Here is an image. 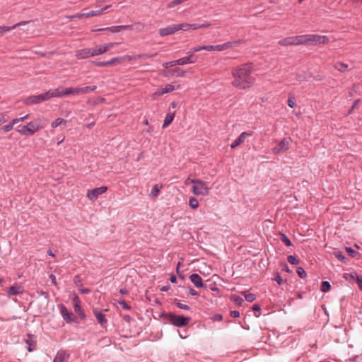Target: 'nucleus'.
Returning a JSON list of instances; mask_svg holds the SVG:
<instances>
[{"label":"nucleus","instance_id":"1","mask_svg":"<svg viewBox=\"0 0 362 362\" xmlns=\"http://www.w3.org/2000/svg\"><path fill=\"white\" fill-rule=\"evenodd\" d=\"M234 78L232 84L240 89H246L251 87L255 82V77L252 75V68L245 64L237 67L232 72Z\"/></svg>","mask_w":362,"mask_h":362},{"label":"nucleus","instance_id":"2","mask_svg":"<svg viewBox=\"0 0 362 362\" xmlns=\"http://www.w3.org/2000/svg\"><path fill=\"white\" fill-rule=\"evenodd\" d=\"M44 128V125L42 123L40 119H36L33 121L28 122L25 125L18 126L16 128V131L24 136H31L35 133L40 131L41 129Z\"/></svg>","mask_w":362,"mask_h":362},{"label":"nucleus","instance_id":"3","mask_svg":"<svg viewBox=\"0 0 362 362\" xmlns=\"http://www.w3.org/2000/svg\"><path fill=\"white\" fill-rule=\"evenodd\" d=\"M303 42L305 45H325L329 42V39L325 35L308 34L303 35Z\"/></svg>","mask_w":362,"mask_h":362},{"label":"nucleus","instance_id":"4","mask_svg":"<svg viewBox=\"0 0 362 362\" xmlns=\"http://www.w3.org/2000/svg\"><path fill=\"white\" fill-rule=\"evenodd\" d=\"M192 192L195 195L206 196L209 194V188L207 184L200 180H193Z\"/></svg>","mask_w":362,"mask_h":362},{"label":"nucleus","instance_id":"5","mask_svg":"<svg viewBox=\"0 0 362 362\" xmlns=\"http://www.w3.org/2000/svg\"><path fill=\"white\" fill-rule=\"evenodd\" d=\"M291 139L290 138H284L279 141L276 145L272 148V152L275 155H279L286 152L289 149Z\"/></svg>","mask_w":362,"mask_h":362},{"label":"nucleus","instance_id":"6","mask_svg":"<svg viewBox=\"0 0 362 362\" xmlns=\"http://www.w3.org/2000/svg\"><path fill=\"white\" fill-rule=\"evenodd\" d=\"M279 44L281 46L303 45V35L285 37L279 40Z\"/></svg>","mask_w":362,"mask_h":362},{"label":"nucleus","instance_id":"7","mask_svg":"<svg viewBox=\"0 0 362 362\" xmlns=\"http://www.w3.org/2000/svg\"><path fill=\"white\" fill-rule=\"evenodd\" d=\"M170 322L177 327H182L187 325L189 321V317H185L181 315H176L172 313L168 315Z\"/></svg>","mask_w":362,"mask_h":362},{"label":"nucleus","instance_id":"8","mask_svg":"<svg viewBox=\"0 0 362 362\" xmlns=\"http://www.w3.org/2000/svg\"><path fill=\"white\" fill-rule=\"evenodd\" d=\"M117 45H118L117 42H109V43L98 45L93 48H91L92 52H93V57L105 53L107 50L114 47Z\"/></svg>","mask_w":362,"mask_h":362},{"label":"nucleus","instance_id":"9","mask_svg":"<svg viewBox=\"0 0 362 362\" xmlns=\"http://www.w3.org/2000/svg\"><path fill=\"white\" fill-rule=\"evenodd\" d=\"M107 190V187L105 186L95 188L93 189L88 190L86 196L90 200L95 202L99 195L105 193Z\"/></svg>","mask_w":362,"mask_h":362},{"label":"nucleus","instance_id":"10","mask_svg":"<svg viewBox=\"0 0 362 362\" xmlns=\"http://www.w3.org/2000/svg\"><path fill=\"white\" fill-rule=\"evenodd\" d=\"M225 49V45H208V46H197L194 47L192 49V52H197L202 50H207V51H222Z\"/></svg>","mask_w":362,"mask_h":362},{"label":"nucleus","instance_id":"11","mask_svg":"<svg viewBox=\"0 0 362 362\" xmlns=\"http://www.w3.org/2000/svg\"><path fill=\"white\" fill-rule=\"evenodd\" d=\"M177 31H178V30H177V24H173V25H170L165 28L159 29L158 33L161 37H164L166 35H173Z\"/></svg>","mask_w":362,"mask_h":362},{"label":"nucleus","instance_id":"12","mask_svg":"<svg viewBox=\"0 0 362 362\" xmlns=\"http://www.w3.org/2000/svg\"><path fill=\"white\" fill-rule=\"evenodd\" d=\"M93 52H92L91 48H84L77 50L76 52L75 56L78 59H84L90 57H93Z\"/></svg>","mask_w":362,"mask_h":362},{"label":"nucleus","instance_id":"13","mask_svg":"<svg viewBox=\"0 0 362 362\" xmlns=\"http://www.w3.org/2000/svg\"><path fill=\"white\" fill-rule=\"evenodd\" d=\"M252 132H244L231 144L230 147L235 148L243 144L247 137L252 136Z\"/></svg>","mask_w":362,"mask_h":362},{"label":"nucleus","instance_id":"14","mask_svg":"<svg viewBox=\"0 0 362 362\" xmlns=\"http://www.w3.org/2000/svg\"><path fill=\"white\" fill-rule=\"evenodd\" d=\"M131 28V25H117V26H112L105 28H100L93 30L94 32H98V31H103V30H108L112 33H119L124 30L129 29Z\"/></svg>","mask_w":362,"mask_h":362},{"label":"nucleus","instance_id":"15","mask_svg":"<svg viewBox=\"0 0 362 362\" xmlns=\"http://www.w3.org/2000/svg\"><path fill=\"white\" fill-rule=\"evenodd\" d=\"M74 308L76 313H77L81 318L85 317V314L81 307V300L78 296H74L73 298Z\"/></svg>","mask_w":362,"mask_h":362},{"label":"nucleus","instance_id":"16","mask_svg":"<svg viewBox=\"0 0 362 362\" xmlns=\"http://www.w3.org/2000/svg\"><path fill=\"white\" fill-rule=\"evenodd\" d=\"M59 308L61 315L66 322H71L74 320V317H72V313H70L64 305H61Z\"/></svg>","mask_w":362,"mask_h":362},{"label":"nucleus","instance_id":"17","mask_svg":"<svg viewBox=\"0 0 362 362\" xmlns=\"http://www.w3.org/2000/svg\"><path fill=\"white\" fill-rule=\"evenodd\" d=\"M25 342L27 344V349L29 352H32L35 349L36 340L34 336L28 334L26 339H25Z\"/></svg>","mask_w":362,"mask_h":362},{"label":"nucleus","instance_id":"18","mask_svg":"<svg viewBox=\"0 0 362 362\" xmlns=\"http://www.w3.org/2000/svg\"><path fill=\"white\" fill-rule=\"evenodd\" d=\"M23 286L18 284H14L13 286L8 288L6 291L8 295L9 296H16L23 293Z\"/></svg>","mask_w":362,"mask_h":362},{"label":"nucleus","instance_id":"19","mask_svg":"<svg viewBox=\"0 0 362 362\" xmlns=\"http://www.w3.org/2000/svg\"><path fill=\"white\" fill-rule=\"evenodd\" d=\"M189 279L197 288H202L204 286L202 279L197 274L190 275Z\"/></svg>","mask_w":362,"mask_h":362},{"label":"nucleus","instance_id":"20","mask_svg":"<svg viewBox=\"0 0 362 362\" xmlns=\"http://www.w3.org/2000/svg\"><path fill=\"white\" fill-rule=\"evenodd\" d=\"M69 355L63 351L57 353L53 362H68Z\"/></svg>","mask_w":362,"mask_h":362},{"label":"nucleus","instance_id":"21","mask_svg":"<svg viewBox=\"0 0 362 362\" xmlns=\"http://www.w3.org/2000/svg\"><path fill=\"white\" fill-rule=\"evenodd\" d=\"M49 91H50L52 98H54V97L62 98V97L66 96V93H65V88H63L61 87L56 88V89H51V90H49Z\"/></svg>","mask_w":362,"mask_h":362},{"label":"nucleus","instance_id":"22","mask_svg":"<svg viewBox=\"0 0 362 362\" xmlns=\"http://www.w3.org/2000/svg\"><path fill=\"white\" fill-rule=\"evenodd\" d=\"M23 103L26 105H31L33 104H39L40 103L39 100L38 95H30V96L26 98L24 100Z\"/></svg>","mask_w":362,"mask_h":362},{"label":"nucleus","instance_id":"23","mask_svg":"<svg viewBox=\"0 0 362 362\" xmlns=\"http://www.w3.org/2000/svg\"><path fill=\"white\" fill-rule=\"evenodd\" d=\"M187 54H189L188 57H183V58L176 60L177 65H185L187 64H191V63L194 62V61H192L191 59L192 57H193V53L192 52H189Z\"/></svg>","mask_w":362,"mask_h":362},{"label":"nucleus","instance_id":"24","mask_svg":"<svg viewBox=\"0 0 362 362\" xmlns=\"http://www.w3.org/2000/svg\"><path fill=\"white\" fill-rule=\"evenodd\" d=\"M119 62H121V59L118 57H115L110 61L98 62L97 65L100 66H112L115 64Z\"/></svg>","mask_w":362,"mask_h":362},{"label":"nucleus","instance_id":"25","mask_svg":"<svg viewBox=\"0 0 362 362\" xmlns=\"http://www.w3.org/2000/svg\"><path fill=\"white\" fill-rule=\"evenodd\" d=\"M93 313H94L95 317H96L98 322L100 325H103L106 322L105 316L104 314L102 313L101 311L98 310H94Z\"/></svg>","mask_w":362,"mask_h":362},{"label":"nucleus","instance_id":"26","mask_svg":"<svg viewBox=\"0 0 362 362\" xmlns=\"http://www.w3.org/2000/svg\"><path fill=\"white\" fill-rule=\"evenodd\" d=\"M333 66L340 72H345L348 69V64L339 62L334 63Z\"/></svg>","mask_w":362,"mask_h":362},{"label":"nucleus","instance_id":"27","mask_svg":"<svg viewBox=\"0 0 362 362\" xmlns=\"http://www.w3.org/2000/svg\"><path fill=\"white\" fill-rule=\"evenodd\" d=\"M175 117V113L173 112H168L165 117V119L164 120V123L163 124V128H165L168 127L173 120Z\"/></svg>","mask_w":362,"mask_h":362},{"label":"nucleus","instance_id":"28","mask_svg":"<svg viewBox=\"0 0 362 362\" xmlns=\"http://www.w3.org/2000/svg\"><path fill=\"white\" fill-rule=\"evenodd\" d=\"M95 89H96V86L78 88L79 95L89 93L90 92L94 91Z\"/></svg>","mask_w":362,"mask_h":362},{"label":"nucleus","instance_id":"29","mask_svg":"<svg viewBox=\"0 0 362 362\" xmlns=\"http://www.w3.org/2000/svg\"><path fill=\"white\" fill-rule=\"evenodd\" d=\"M66 121L62 118H57L51 123V127L56 128L61 125H66Z\"/></svg>","mask_w":362,"mask_h":362},{"label":"nucleus","instance_id":"30","mask_svg":"<svg viewBox=\"0 0 362 362\" xmlns=\"http://www.w3.org/2000/svg\"><path fill=\"white\" fill-rule=\"evenodd\" d=\"M66 95H79L78 88H65Z\"/></svg>","mask_w":362,"mask_h":362},{"label":"nucleus","instance_id":"31","mask_svg":"<svg viewBox=\"0 0 362 362\" xmlns=\"http://www.w3.org/2000/svg\"><path fill=\"white\" fill-rule=\"evenodd\" d=\"M169 74L175 75L177 77H183L185 76V71L179 68H177L169 71Z\"/></svg>","mask_w":362,"mask_h":362},{"label":"nucleus","instance_id":"32","mask_svg":"<svg viewBox=\"0 0 362 362\" xmlns=\"http://www.w3.org/2000/svg\"><path fill=\"white\" fill-rule=\"evenodd\" d=\"M40 103L48 100L52 98L49 90L42 94L37 95Z\"/></svg>","mask_w":362,"mask_h":362},{"label":"nucleus","instance_id":"33","mask_svg":"<svg viewBox=\"0 0 362 362\" xmlns=\"http://www.w3.org/2000/svg\"><path fill=\"white\" fill-rule=\"evenodd\" d=\"M161 188L162 185H155L151 192V196L153 198L157 197Z\"/></svg>","mask_w":362,"mask_h":362},{"label":"nucleus","instance_id":"34","mask_svg":"<svg viewBox=\"0 0 362 362\" xmlns=\"http://www.w3.org/2000/svg\"><path fill=\"white\" fill-rule=\"evenodd\" d=\"M180 88V85L174 86L173 84H168L165 88H162L163 90V93H168L173 91L175 89Z\"/></svg>","mask_w":362,"mask_h":362},{"label":"nucleus","instance_id":"35","mask_svg":"<svg viewBox=\"0 0 362 362\" xmlns=\"http://www.w3.org/2000/svg\"><path fill=\"white\" fill-rule=\"evenodd\" d=\"M189 205L192 209H196L199 206V202L196 198L190 197L189 200Z\"/></svg>","mask_w":362,"mask_h":362},{"label":"nucleus","instance_id":"36","mask_svg":"<svg viewBox=\"0 0 362 362\" xmlns=\"http://www.w3.org/2000/svg\"><path fill=\"white\" fill-rule=\"evenodd\" d=\"M157 55V53H153V54H138V55H135L134 56V58L136 59H146V58H149V57H153Z\"/></svg>","mask_w":362,"mask_h":362},{"label":"nucleus","instance_id":"37","mask_svg":"<svg viewBox=\"0 0 362 362\" xmlns=\"http://www.w3.org/2000/svg\"><path fill=\"white\" fill-rule=\"evenodd\" d=\"M331 288V285L327 281H324L322 282V286H321V291L322 292H328Z\"/></svg>","mask_w":362,"mask_h":362},{"label":"nucleus","instance_id":"38","mask_svg":"<svg viewBox=\"0 0 362 362\" xmlns=\"http://www.w3.org/2000/svg\"><path fill=\"white\" fill-rule=\"evenodd\" d=\"M230 300L238 305H240L244 302V300L241 297L235 295H232Z\"/></svg>","mask_w":362,"mask_h":362},{"label":"nucleus","instance_id":"39","mask_svg":"<svg viewBox=\"0 0 362 362\" xmlns=\"http://www.w3.org/2000/svg\"><path fill=\"white\" fill-rule=\"evenodd\" d=\"M334 256L341 262L346 263L347 261L346 257L339 251L335 252Z\"/></svg>","mask_w":362,"mask_h":362},{"label":"nucleus","instance_id":"40","mask_svg":"<svg viewBox=\"0 0 362 362\" xmlns=\"http://www.w3.org/2000/svg\"><path fill=\"white\" fill-rule=\"evenodd\" d=\"M177 30H188L191 29L190 24L187 23H183L180 24H177Z\"/></svg>","mask_w":362,"mask_h":362},{"label":"nucleus","instance_id":"41","mask_svg":"<svg viewBox=\"0 0 362 362\" xmlns=\"http://www.w3.org/2000/svg\"><path fill=\"white\" fill-rule=\"evenodd\" d=\"M288 262L293 265H298L299 264V260L295 255H289L288 257Z\"/></svg>","mask_w":362,"mask_h":362},{"label":"nucleus","instance_id":"42","mask_svg":"<svg viewBox=\"0 0 362 362\" xmlns=\"http://www.w3.org/2000/svg\"><path fill=\"white\" fill-rule=\"evenodd\" d=\"M209 26V24H204V23H193L190 24L191 29L197 30L202 28H207Z\"/></svg>","mask_w":362,"mask_h":362},{"label":"nucleus","instance_id":"43","mask_svg":"<svg viewBox=\"0 0 362 362\" xmlns=\"http://www.w3.org/2000/svg\"><path fill=\"white\" fill-rule=\"evenodd\" d=\"M244 296H245V300L247 302H252L256 299L255 295L253 293H247L246 292L244 293Z\"/></svg>","mask_w":362,"mask_h":362},{"label":"nucleus","instance_id":"44","mask_svg":"<svg viewBox=\"0 0 362 362\" xmlns=\"http://www.w3.org/2000/svg\"><path fill=\"white\" fill-rule=\"evenodd\" d=\"M280 235H281V241H282V242H283V243H284L286 246L289 247V246H291V240L288 239V238L286 235H284V234L281 233Z\"/></svg>","mask_w":362,"mask_h":362},{"label":"nucleus","instance_id":"45","mask_svg":"<svg viewBox=\"0 0 362 362\" xmlns=\"http://www.w3.org/2000/svg\"><path fill=\"white\" fill-rule=\"evenodd\" d=\"M175 303L177 305V307L180 309L186 310H189V307L187 305L182 303L180 300H175Z\"/></svg>","mask_w":362,"mask_h":362},{"label":"nucleus","instance_id":"46","mask_svg":"<svg viewBox=\"0 0 362 362\" xmlns=\"http://www.w3.org/2000/svg\"><path fill=\"white\" fill-rule=\"evenodd\" d=\"M288 105L291 107V108H293L296 107V100L294 98V97L293 96H290L288 99Z\"/></svg>","mask_w":362,"mask_h":362},{"label":"nucleus","instance_id":"47","mask_svg":"<svg viewBox=\"0 0 362 362\" xmlns=\"http://www.w3.org/2000/svg\"><path fill=\"white\" fill-rule=\"evenodd\" d=\"M346 251L352 257H355L358 255V252L351 247H346Z\"/></svg>","mask_w":362,"mask_h":362},{"label":"nucleus","instance_id":"48","mask_svg":"<svg viewBox=\"0 0 362 362\" xmlns=\"http://www.w3.org/2000/svg\"><path fill=\"white\" fill-rule=\"evenodd\" d=\"M297 274L301 279H303L306 276V272L302 267H298L297 269Z\"/></svg>","mask_w":362,"mask_h":362},{"label":"nucleus","instance_id":"49","mask_svg":"<svg viewBox=\"0 0 362 362\" xmlns=\"http://www.w3.org/2000/svg\"><path fill=\"white\" fill-rule=\"evenodd\" d=\"M29 117L28 115H26L22 117H19V118H16V119H13L12 121H13V124H14L15 125L17 124L18 122H23L25 121L26 119H28Z\"/></svg>","mask_w":362,"mask_h":362},{"label":"nucleus","instance_id":"50","mask_svg":"<svg viewBox=\"0 0 362 362\" xmlns=\"http://www.w3.org/2000/svg\"><path fill=\"white\" fill-rule=\"evenodd\" d=\"M163 90L162 88H160L157 90L153 95L152 98L153 99H156L158 97L161 96L162 95L165 94V93H163Z\"/></svg>","mask_w":362,"mask_h":362},{"label":"nucleus","instance_id":"51","mask_svg":"<svg viewBox=\"0 0 362 362\" xmlns=\"http://www.w3.org/2000/svg\"><path fill=\"white\" fill-rule=\"evenodd\" d=\"M13 30L12 26H0V35H2L5 32Z\"/></svg>","mask_w":362,"mask_h":362},{"label":"nucleus","instance_id":"52","mask_svg":"<svg viewBox=\"0 0 362 362\" xmlns=\"http://www.w3.org/2000/svg\"><path fill=\"white\" fill-rule=\"evenodd\" d=\"M14 125H15V124H13V121H11L8 124L4 126V127L2 128V129H3L5 132H8L11 131V130L13 129V126H14Z\"/></svg>","mask_w":362,"mask_h":362},{"label":"nucleus","instance_id":"53","mask_svg":"<svg viewBox=\"0 0 362 362\" xmlns=\"http://www.w3.org/2000/svg\"><path fill=\"white\" fill-rule=\"evenodd\" d=\"M211 320L215 321H221L223 319V317L222 315L220 314H215L211 317Z\"/></svg>","mask_w":362,"mask_h":362},{"label":"nucleus","instance_id":"54","mask_svg":"<svg viewBox=\"0 0 362 362\" xmlns=\"http://www.w3.org/2000/svg\"><path fill=\"white\" fill-rule=\"evenodd\" d=\"M274 280L279 284L281 285L283 284V279L279 273L275 274Z\"/></svg>","mask_w":362,"mask_h":362},{"label":"nucleus","instance_id":"55","mask_svg":"<svg viewBox=\"0 0 362 362\" xmlns=\"http://www.w3.org/2000/svg\"><path fill=\"white\" fill-rule=\"evenodd\" d=\"M90 17L94 16H99L102 14V11L97 10V11H89Z\"/></svg>","mask_w":362,"mask_h":362},{"label":"nucleus","instance_id":"56","mask_svg":"<svg viewBox=\"0 0 362 362\" xmlns=\"http://www.w3.org/2000/svg\"><path fill=\"white\" fill-rule=\"evenodd\" d=\"M7 120L6 115L5 113H0V125L6 122Z\"/></svg>","mask_w":362,"mask_h":362},{"label":"nucleus","instance_id":"57","mask_svg":"<svg viewBox=\"0 0 362 362\" xmlns=\"http://www.w3.org/2000/svg\"><path fill=\"white\" fill-rule=\"evenodd\" d=\"M356 283L360 288L362 291V277L356 276Z\"/></svg>","mask_w":362,"mask_h":362},{"label":"nucleus","instance_id":"58","mask_svg":"<svg viewBox=\"0 0 362 362\" xmlns=\"http://www.w3.org/2000/svg\"><path fill=\"white\" fill-rule=\"evenodd\" d=\"M230 315L233 318H237L240 316V313L237 310L231 311Z\"/></svg>","mask_w":362,"mask_h":362},{"label":"nucleus","instance_id":"59","mask_svg":"<svg viewBox=\"0 0 362 362\" xmlns=\"http://www.w3.org/2000/svg\"><path fill=\"white\" fill-rule=\"evenodd\" d=\"M119 58L121 59V62H122V61H124V60H129V61H130V60H132V59H135L134 58V56L132 57V56H129V55H126V56H124V57H119Z\"/></svg>","mask_w":362,"mask_h":362},{"label":"nucleus","instance_id":"60","mask_svg":"<svg viewBox=\"0 0 362 362\" xmlns=\"http://www.w3.org/2000/svg\"><path fill=\"white\" fill-rule=\"evenodd\" d=\"M296 80L300 81V82H302L303 81H305V77L303 75H302V74H298L296 76Z\"/></svg>","mask_w":362,"mask_h":362},{"label":"nucleus","instance_id":"61","mask_svg":"<svg viewBox=\"0 0 362 362\" xmlns=\"http://www.w3.org/2000/svg\"><path fill=\"white\" fill-rule=\"evenodd\" d=\"M27 23L26 21H22V22H20L18 23H16L14 25L12 26L13 29H15L16 28H17L18 26H20V25H24Z\"/></svg>","mask_w":362,"mask_h":362},{"label":"nucleus","instance_id":"62","mask_svg":"<svg viewBox=\"0 0 362 362\" xmlns=\"http://www.w3.org/2000/svg\"><path fill=\"white\" fill-rule=\"evenodd\" d=\"M252 310H255V311H257V312H259L261 310V308H260L259 305L254 304L252 305Z\"/></svg>","mask_w":362,"mask_h":362},{"label":"nucleus","instance_id":"63","mask_svg":"<svg viewBox=\"0 0 362 362\" xmlns=\"http://www.w3.org/2000/svg\"><path fill=\"white\" fill-rule=\"evenodd\" d=\"M189 293L192 296H197L198 294L197 292L193 288L189 289Z\"/></svg>","mask_w":362,"mask_h":362},{"label":"nucleus","instance_id":"64","mask_svg":"<svg viewBox=\"0 0 362 362\" xmlns=\"http://www.w3.org/2000/svg\"><path fill=\"white\" fill-rule=\"evenodd\" d=\"M192 181L193 180L190 179V178H187L185 181V185H189V184H192Z\"/></svg>","mask_w":362,"mask_h":362}]
</instances>
